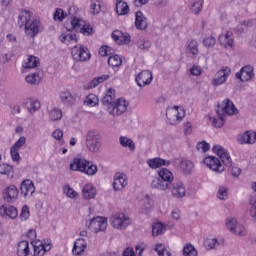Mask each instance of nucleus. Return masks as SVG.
I'll list each match as a JSON object with an SVG mask.
<instances>
[{"instance_id":"40","label":"nucleus","mask_w":256,"mask_h":256,"mask_svg":"<svg viewBox=\"0 0 256 256\" xmlns=\"http://www.w3.org/2000/svg\"><path fill=\"white\" fill-rule=\"evenodd\" d=\"M250 217L256 221V194H252L249 199Z\"/></svg>"},{"instance_id":"32","label":"nucleus","mask_w":256,"mask_h":256,"mask_svg":"<svg viewBox=\"0 0 256 256\" xmlns=\"http://www.w3.org/2000/svg\"><path fill=\"white\" fill-rule=\"evenodd\" d=\"M42 79L43 75H41V72L31 73L25 77V81L28 85H39Z\"/></svg>"},{"instance_id":"37","label":"nucleus","mask_w":256,"mask_h":256,"mask_svg":"<svg viewBox=\"0 0 256 256\" xmlns=\"http://www.w3.org/2000/svg\"><path fill=\"white\" fill-rule=\"evenodd\" d=\"M86 107H97L99 105V97L95 94H88L84 99Z\"/></svg>"},{"instance_id":"17","label":"nucleus","mask_w":256,"mask_h":256,"mask_svg":"<svg viewBox=\"0 0 256 256\" xmlns=\"http://www.w3.org/2000/svg\"><path fill=\"white\" fill-rule=\"evenodd\" d=\"M169 189L172 197L175 199H183L187 194V190L185 189V184H183V182L173 183L170 185Z\"/></svg>"},{"instance_id":"28","label":"nucleus","mask_w":256,"mask_h":256,"mask_svg":"<svg viewBox=\"0 0 256 256\" xmlns=\"http://www.w3.org/2000/svg\"><path fill=\"white\" fill-rule=\"evenodd\" d=\"M82 195L84 199H95V197L97 196V189L95 188V186H93V184H86L83 187Z\"/></svg>"},{"instance_id":"38","label":"nucleus","mask_w":256,"mask_h":256,"mask_svg":"<svg viewBox=\"0 0 256 256\" xmlns=\"http://www.w3.org/2000/svg\"><path fill=\"white\" fill-rule=\"evenodd\" d=\"M187 53H189V55H193L194 57L199 55V44L196 40H190L188 42Z\"/></svg>"},{"instance_id":"18","label":"nucleus","mask_w":256,"mask_h":256,"mask_svg":"<svg viewBox=\"0 0 256 256\" xmlns=\"http://www.w3.org/2000/svg\"><path fill=\"white\" fill-rule=\"evenodd\" d=\"M17 197H19V189L15 185H10L3 191V199L6 203H15Z\"/></svg>"},{"instance_id":"4","label":"nucleus","mask_w":256,"mask_h":256,"mask_svg":"<svg viewBox=\"0 0 256 256\" xmlns=\"http://www.w3.org/2000/svg\"><path fill=\"white\" fill-rule=\"evenodd\" d=\"M85 143L88 151L91 153H99L101 149V136L97 130H89L85 136Z\"/></svg>"},{"instance_id":"62","label":"nucleus","mask_w":256,"mask_h":256,"mask_svg":"<svg viewBox=\"0 0 256 256\" xmlns=\"http://www.w3.org/2000/svg\"><path fill=\"white\" fill-rule=\"evenodd\" d=\"M10 155H11V159L14 162H19L21 161V156L19 155V150L15 149V148H10Z\"/></svg>"},{"instance_id":"5","label":"nucleus","mask_w":256,"mask_h":256,"mask_svg":"<svg viewBox=\"0 0 256 256\" xmlns=\"http://www.w3.org/2000/svg\"><path fill=\"white\" fill-rule=\"evenodd\" d=\"M110 225L118 231H123L131 225V218H129L124 213L116 212L110 217Z\"/></svg>"},{"instance_id":"21","label":"nucleus","mask_w":256,"mask_h":256,"mask_svg":"<svg viewBox=\"0 0 256 256\" xmlns=\"http://www.w3.org/2000/svg\"><path fill=\"white\" fill-rule=\"evenodd\" d=\"M220 113H222L224 116L226 115H235L236 113H239V110H237V107H235V104H233V101L226 99L222 102V107L218 108Z\"/></svg>"},{"instance_id":"45","label":"nucleus","mask_w":256,"mask_h":256,"mask_svg":"<svg viewBox=\"0 0 256 256\" xmlns=\"http://www.w3.org/2000/svg\"><path fill=\"white\" fill-rule=\"evenodd\" d=\"M39 60L35 56H29L27 61L23 64L24 69H35Z\"/></svg>"},{"instance_id":"14","label":"nucleus","mask_w":256,"mask_h":256,"mask_svg":"<svg viewBox=\"0 0 256 256\" xmlns=\"http://www.w3.org/2000/svg\"><path fill=\"white\" fill-rule=\"evenodd\" d=\"M58 99L61 105H64V107H73V105L77 103V97H75V95H73V93H71L68 89L60 91Z\"/></svg>"},{"instance_id":"8","label":"nucleus","mask_w":256,"mask_h":256,"mask_svg":"<svg viewBox=\"0 0 256 256\" xmlns=\"http://www.w3.org/2000/svg\"><path fill=\"white\" fill-rule=\"evenodd\" d=\"M31 245L34 249L33 256H44L47 251H49L53 247L51 245V240H44L43 242H41L40 240L31 241Z\"/></svg>"},{"instance_id":"42","label":"nucleus","mask_w":256,"mask_h":256,"mask_svg":"<svg viewBox=\"0 0 256 256\" xmlns=\"http://www.w3.org/2000/svg\"><path fill=\"white\" fill-rule=\"evenodd\" d=\"M90 13L91 15H99L101 13V1L92 0L90 2Z\"/></svg>"},{"instance_id":"10","label":"nucleus","mask_w":256,"mask_h":256,"mask_svg":"<svg viewBox=\"0 0 256 256\" xmlns=\"http://www.w3.org/2000/svg\"><path fill=\"white\" fill-rule=\"evenodd\" d=\"M226 227L234 235H238L239 237H245V235H247V231L245 230V226L239 224L237 222V219H235V218H228L226 220Z\"/></svg>"},{"instance_id":"20","label":"nucleus","mask_w":256,"mask_h":256,"mask_svg":"<svg viewBox=\"0 0 256 256\" xmlns=\"http://www.w3.org/2000/svg\"><path fill=\"white\" fill-rule=\"evenodd\" d=\"M127 107H129V102L124 99H118L113 106L111 107V114L112 115H123L125 111H127Z\"/></svg>"},{"instance_id":"39","label":"nucleus","mask_w":256,"mask_h":256,"mask_svg":"<svg viewBox=\"0 0 256 256\" xmlns=\"http://www.w3.org/2000/svg\"><path fill=\"white\" fill-rule=\"evenodd\" d=\"M137 47L142 51H147L151 47V41L145 39L143 36H139L137 39Z\"/></svg>"},{"instance_id":"12","label":"nucleus","mask_w":256,"mask_h":256,"mask_svg":"<svg viewBox=\"0 0 256 256\" xmlns=\"http://www.w3.org/2000/svg\"><path fill=\"white\" fill-rule=\"evenodd\" d=\"M212 151L218 155L225 167H232L233 160L229 152L221 145H214Z\"/></svg>"},{"instance_id":"63","label":"nucleus","mask_w":256,"mask_h":256,"mask_svg":"<svg viewBox=\"0 0 256 256\" xmlns=\"http://www.w3.org/2000/svg\"><path fill=\"white\" fill-rule=\"evenodd\" d=\"M215 41V37L207 36L203 39V45L204 47H213L215 45Z\"/></svg>"},{"instance_id":"52","label":"nucleus","mask_w":256,"mask_h":256,"mask_svg":"<svg viewBox=\"0 0 256 256\" xmlns=\"http://www.w3.org/2000/svg\"><path fill=\"white\" fill-rule=\"evenodd\" d=\"M60 41H62V43H71V41H74L75 43H77V35L76 34H62L60 36Z\"/></svg>"},{"instance_id":"2","label":"nucleus","mask_w":256,"mask_h":256,"mask_svg":"<svg viewBox=\"0 0 256 256\" xmlns=\"http://www.w3.org/2000/svg\"><path fill=\"white\" fill-rule=\"evenodd\" d=\"M173 172L167 168H161L158 170V177L154 178L151 182L152 189H157V191H167L169 187L173 184Z\"/></svg>"},{"instance_id":"36","label":"nucleus","mask_w":256,"mask_h":256,"mask_svg":"<svg viewBox=\"0 0 256 256\" xmlns=\"http://www.w3.org/2000/svg\"><path fill=\"white\" fill-rule=\"evenodd\" d=\"M180 169L182 173L189 175L193 172V169H195V165L191 162V160H182L180 162Z\"/></svg>"},{"instance_id":"46","label":"nucleus","mask_w":256,"mask_h":256,"mask_svg":"<svg viewBox=\"0 0 256 256\" xmlns=\"http://www.w3.org/2000/svg\"><path fill=\"white\" fill-rule=\"evenodd\" d=\"M154 251L158 254V256H171V252L167 251L165 245L158 243L154 247Z\"/></svg>"},{"instance_id":"6","label":"nucleus","mask_w":256,"mask_h":256,"mask_svg":"<svg viewBox=\"0 0 256 256\" xmlns=\"http://www.w3.org/2000/svg\"><path fill=\"white\" fill-rule=\"evenodd\" d=\"M71 55L73 60L77 62L89 61L91 59L89 49L81 44L71 48Z\"/></svg>"},{"instance_id":"19","label":"nucleus","mask_w":256,"mask_h":256,"mask_svg":"<svg viewBox=\"0 0 256 256\" xmlns=\"http://www.w3.org/2000/svg\"><path fill=\"white\" fill-rule=\"evenodd\" d=\"M127 187V175L123 173H116L113 181L114 191H123Z\"/></svg>"},{"instance_id":"64","label":"nucleus","mask_w":256,"mask_h":256,"mask_svg":"<svg viewBox=\"0 0 256 256\" xmlns=\"http://www.w3.org/2000/svg\"><path fill=\"white\" fill-rule=\"evenodd\" d=\"M99 55H100V57H107V56L111 55V47H108V46L100 47Z\"/></svg>"},{"instance_id":"44","label":"nucleus","mask_w":256,"mask_h":256,"mask_svg":"<svg viewBox=\"0 0 256 256\" xmlns=\"http://www.w3.org/2000/svg\"><path fill=\"white\" fill-rule=\"evenodd\" d=\"M163 233H165V226L163 225V223L158 222L152 226L153 237L163 235Z\"/></svg>"},{"instance_id":"34","label":"nucleus","mask_w":256,"mask_h":256,"mask_svg":"<svg viewBox=\"0 0 256 256\" xmlns=\"http://www.w3.org/2000/svg\"><path fill=\"white\" fill-rule=\"evenodd\" d=\"M119 143L121 147H124L125 149H129V151H131L132 153L135 152V142H133L129 137L120 136Z\"/></svg>"},{"instance_id":"3","label":"nucleus","mask_w":256,"mask_h":256,"mask_svg":"<svg viewBox=\"0 0 256 256\" xmlns=\"http://www.w3.org/2000/svg\"><path fill=\"white\" fill-rule=\"evenodd\" d=\"M70 170L84 173L85 175H95L98 171L97 165L85 158H74L70 162Z\"/></svg>"},{"instance_id":"47","label":"nucleus","mask_w":256,"mask_h":256,"mask_svg":"<svg viewBox=\"0 0 256 256\" xmlns=\"http://www.w3.org/2000/svg\"><path fill=\"white\" fill-rule=\"evenodd\" d=\"M217 245H219L217 238H207L204 240V247L208 251H211V249H215Z\"/></svg>"},{"instance_id":"30","label":"nucleus","mask_w":256,"mask_h":256,"mask_svg":"<svg viewBox=\"0 0 256 256\" xmlns=\"http://www.w3.org/2000/svg\"><path fill=\"white\" fill-rule=\"evenodd\" d=\"M24 105L26 106V109L29 111V113H35V111H39L41 108V102L32 98L26 99Z\"/></svg>"},{"instance_id":"49","label":"nucleus","mask_w":256,"mask_h":256,"mask_svg":"<svg viewBox=\"0 0 256 256\" xmlns=\"http://www.w3.org/2000/svg\"><path fill=\"white\" fill-rule=\"evenodd\" d=\"M183 256H197V249L192 244H187L183 248Z\"/></svg>"},{"instance_id":"50","label":"nucleus","mask_w":256,"mask_h":256,"mask_svg":"<svg viewBox=\"0 0 256 256\" xmlns=\"http://www.w3.org/2000/svg\"><path fill=\"white\" fill-rule=\"evenodd\" d=\"M200 11H203V0H195L191 6V12L199 15Z\"/></svg>"},{"instance_id":"13","label":"nucleus","mask_w":256,"mask_h":256,"mask_svg":"<svg viewBox=\"0 0 256 256\" xmlns=\"http://www.w3.org/2000/svg\"><path fill=\"white\" fill-rule=\"evenodd\" d=\"M204 165L214 171L215 173H223L225 171V167L221 165V160L214 156H207L204 158Z\"/></svg>"},{"instance_id":"15","label":"nucleus","mask_w":256,"mask_h":256,"mask_svg":"<svg viewBox=\"0 0 256 256\" xmlns=\"http://www.w3.org/2000/svg\"><path fill=\"white\" fill-rule=\"evenodd\" d=\"M33 193H35V184L29 179L23 180L20 184V194L25 199H30L33 197Z\"/></svg>"},{"instance_id":"60","label":"nucleus","mask_w":256,"mask_h":256,"mask_svg":"<svg viewBox=\"0 0 256 256\" xmlns=\"http://www.w3.org/2000/svg\"><path fill=\"white\" fill-rule=\"evenodd\" d=\"M25 143H27V139L25 138V136H21L11 148L19 150L21 149V147H23V145H25Z\"/></svg>"},{"instance_id":"61","label":"nucleus","mask_w":256,"mask_h":256,"mask_svg":"<svg viewBox=\"0 0 256 256\" xmlns=\"http://www.w3.org/2000/svg\"><path fill=\"white\" fill-rule=\"evenodd\" d=\"M80 32H82L83 35H93V27L84 22V25H82V28H80Z\"/></svg>"},{"instance_id":"33","label":"nucleus","mask_w":256,"mask_h":256,"mask_svg":"<svg viewBox=\"0 0 256 256\" xmlns=\"http://www.w3.org/2000/svg\"><path fill=\"white\" fill-rule=\"evenodd\" d=\"M217 113V118L215 117H210V121L213 125V127L216 128H221L223 127V125H225V115L223 113H221V110H216Z\"/></svg>"},{"instance_id":"35","label":"nucleus","mask_w":256,"mask_h":256,"mask_svg":"<svg viewBox=\"0 0 256 256\" xmlns=\"http://www.w3.org/2000/svg\"><path fill=\"white\" fill-rule=\"evenodd\" d=\"M116 13L117 15H129V4L125 1L117 0Z\"/></svg>"},{"instance_id":"9","label":"nucleus","mask_w":256,"mask_h":256,"mask_svg":"<svg viewBox=\"0 0 256 256\" xmlns=\"http://www.w3.org/2000/svg\"><path fill=\"white\" fill-rule=\"evenodd\" d=\"M236 79H239L242 83H247L255 79V69L251 65H246L235 74Z\"/></svg>"},{"instance_id":"56","label":"nucleus","mask_w":256,"mask_h":256,"mask_svg":"<svg viewBox=\"0 0 256 256\" xmlns=\"http://www.w3.org/2000/svg\"><path fill=\"white\" fill-rule=\"evenodd\" d=\"M77 247L81 249L80 251H85V249H87V243L85 242V239H77L74 243V251H77Z\"/></svg>"},{"instance_id":"43","label":"nucleus","mask_w":256,"mask_h":256,"mask_svg":"<svg viewBox=\"0 0 256 256\" xmlns=\"http://www.w3.org/2000/svg\"><path fill=\"white\" fill-rule=\"evenodd\" d=\"M63 117V112L59 108H53L49 111V119L52 121H60Z\"/></svg>"},{"instance_id":"54","label":"nucleus","mask_w":256,"mask_h":256,"mask_svg":"<svg viewBox=\"0 0 256 256\" xmlns=\"http://www.w3.org/2000/svg\"><path fill=\"white\" fill-rule=\"evenodd\" d=\"M1 175H13V166L9 164H0Z\"/></svg>"},{"instance_id":"48","label":"nucleus","mask_w":256,"mask_h":256,"mask_svg":"<svg viewBox=\"0 0 256 256\" xmlns=\"http://www.w3.org/2000/svg\"><path fill=\"white\" fill-rule=\"evenodd\" d=\"M121 63H123V61L119 55L110 56L108 58V65H110V67H121Z\"/></svg>"},{"instance_id":"41","label":"nucleus","mask_w":256,"mask_h":256,"mask_svg":"<svg viewBox=\"0 0 256 256\" xmlns=\"http://www.w3.org/2000/svg\"><path fill=\"white\" fill-rule=\"evenodd\" d=\"M107 79H109V75H102V76L96 77L88 84V87L89 89H95L97 85H100V83H105Z\"/></svg>"},{"instance_id":"11","label":"nucleus","mask_w":256,"mask_h":256,"mask_svg":"<svg viewBox=\"0 0 256 256\" xmlns=\"http://www.w3.org/2000/svg\"><path fill=\"white\" fill-rule=\"evenodd\" d=\"M231 75V69L228 66L222 67L215 75L212 80L213 87H219L227 83V78Z\"/></svg>"},{"instance_id":"16","label":"nucleus","mask_w":256,"mask_h":256,"mask_svg":"<svg viewBox=\"0 0 256 256\" xmlns=\"http://www.w3.org/2000/svg\"><path fill=\"white\" fill-rule=\"evenodd\" d=\"M135 81L138 87H145L146 85H151V81H153V72L149 70H143L136 76Z\"/></svg>"},{"instance_id":"7","label":"nucleus","mask_w":256,"mask_h":256,"mask_svg":"<svg viewBox=\"0 0 256 256\" xmlns=\"http://www.w3.org/2000/svg\"><path fill=\"white\" fill-rule=\"evenodd\" d=\"M86 226L93 233H99L107 229V218L97 216L86 222Z\"/></svg>"},{"instance_id":"29","label":"nucleus","mask_w":256,"mask_h":256,"mask_svg":"<svg viewBox=\"0 0 256 256\" xmlns=\"http://www.w3.org/2000/svg\"><path fill=\"white\" fill-rule=\"evenodd\" d=\"M18 256H29L31 255V248L29 247V241L23 240L18 243L17 246Z\"/></svg>"},{"instance_id":"55","label":"nucleus","mask_w":256,"mask_h":256,"mask_svg":"<svg viewBox=\"0 0 256 256\" xmlns=\"http://www.w3.org/2000/svg\"><path fill=\"white\" fill-rule=\"evenodd\" d=\"M84 24L85 21L81 18L73 17L71 20L72 29H81Z\"/></svg>"},{"instance_id":"23","label":"nucleus","mask_w":256,"mask_h":256,"mask_svg":"<svg viewBox=\"0 0 256 256\" xmlns=\"http://www.w3.org/2000/svg\"><path fill=\"white\" fill-rule=\"evenodd\" d=\"M146 163L150 169H159V167H169V165H171L170 160H165L160 157L148 159Z\"/></svg>"},{"instance_id":"31","label":"nucleus","mask_w":256,"mask_h":256,"mask_svg":"<svg viewBox=\"0 0 256 256\" xmlns=\"http://www.w3.org/2000/svg\"><path fill=\"white\" fill-rule=\"evenodd\" d=\"M219 43L224 47H233V32L227 31L219 36Z\"/></svg>"},{"instance_id":"22","label":"nucleus","mask_w":256,"mask_h":256,"mask_svg":"<svg viewBox=\"0 0 256 256\" xmlns=\"http://www.w3.org/2000/svg\"><path fill=\"white\" fill-rule=\"evenodd\" d=\"M0 215H2V217H9V219H17L19 211L15 206L2 205L0 207Z\"/></svg>"},{"instance_id":"58","label":"nucleus","mask_w":256,"mask_h":256,"mask_svg":"<svg viewBox=\"0 0 256 256\" xmlns=\"http://www.w3.org/2000/svg\"><path fill=\"white\" fill-rule=\"evenodd\" d=\"M67 17V14H65V11L61 8H57L55 13H54V20L55 21H63Z\"/></svg>"},{"instance_id":"59","label":"nucleus","mask_w":256,"mask_h":256,"mask_svg":"<svg viewBox=\"0 0 256 256\" xmlns=\"http://www.w3.org/2000/svg\"><path fill=\"white\" fill-rule=\"evenodd\" d=\"M64 193H66L67 197L70 199H76L77 195H79L71 186L64 187Z\"/></svg>"},{"instance_id":"1","label":"nucleus","mask_w":256,"mask_h":256,"mask_svg":"<svg viewBox=\"0 0 256 256\" xmlns=\"http://www.w3.org/2000/svg\"><path fill=\"white\" fill-rule=\"evenodd\" d=\"M18 27L23 29L28 37H37L41 21L33 18V13L29 10H21L18 15Z\"/></svg>"},{"instance_id":"26","label":"nucleus","mask_w":256,"mask_h":256,"mask_svg":"<svg viewBox=\"0 0 256 256\" xmlns=\"http://www.w3.org/2000/svg\"><path fill=\"white\" fill-rule=\"evenodd\" d=\"M102 105L112 108L115 105V89L109 88L106 95L101 99Z\"/></svg>"},{"instance_id":"51","label":"nucleus","mask_w":256,"mask_h":256,"mask_svg":"<svg viewBox=\"0 0 256 256\" xmlns=\"http://www.w3.org/2000/svg\"><path fill=\"white\" fill-rule=\"evenodd\" d=\"M217 197L221 201H226V199H228V197H229V190L227 189V187L219 186L218 192H217Z\"/></svg>"},{"instance_id":"25","label":"nucleus","mask_w":256,"mask_h":256,"mask_svg":"<svg viewBox=\"0 0 256 256\" xmlns=\"http://www.w3.org/2000/svg\"><path fill=\"white\" fill-rule=\"evenodd\" d=\"M238 141L241 145H253L256 141V133L253 131H246L238 138Z\"/></svg>"},{"instance_id":"53","label":"nucleus","mask_w":256,"mask_h":256,"mask_svg":"<svg viewBox=\"0 0 256 256\" xmlns=\"http://www.w3.org/2000/svg\"><path fill=\"white\" fill-rule=\"evenodd\" d=\"M251 25H253V21H251V20L243 21L240 25H238L234 29V32L235 33H243V31H245V29H247V27H251Z\"/></svg>"},{"instance_id":"24","label":"nucleus","mask_w":256,"mask_h":256,"mask_svg":"<svg viewBox=\"0 0 256 256\" xmlns=\"http://www.w3.org/2000/svg\"><path fill=\"white\" fill-rule=\"evenodd\" d=\"M167 119H173V121H183V117H185V110H181L179 112V106H174V109H170L166 111Z\"/></svg>"},{"instance_id":"27","label":"nucleus","mask_w":256,"mask_h":256,"mask_svg":"<svg viewBox=\"0 0 256 256\" xmlns=\"http://www.w3.org/2000/svg\"><path fill=\"white\" fill-rule=\"evenodd\" d=\"M135 26L140 31L147 29V18H145V15L141 11L135 13Z\"/></svg>"},{"instance_id":"57","label":"nucleus","mask_w":256,"mask_h":256,"mask_svg":"<svg viewBox=\"0 0 256 256\" xmlns=\"http://www.w3.org/2000/svg\"><path fill=\"white\" fill-rule=\"evenodd\" d=\"M31 215L30 211H29V206L24 205L21 209V213H20V221H27V219H29V216Z\"/></svg>"}]
</instances>
